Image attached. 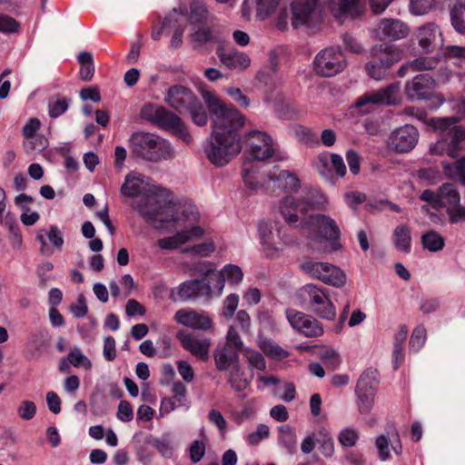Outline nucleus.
<instances>
[{"label":"nucleus","instance_id":"nucleus-5","mask_svg":"<svg viewBox=\"0 0 465 465\" xmlns=\"http://www.w3.org/2000/svg\"><path fill=\"white\" fill-rule=\"evenodd\" d=\"M241 150L240 136L232 133L225 135L222 132H213L204 146L207 159L217 167L226 165Z\"/></svg>","mask_w":465,"mask_h":465},{"label":"nucleus","instance_id":"nucleus-10","mask_svg":"<svg viewBox=\"0 0 465 465\" xmlns=\"http://www.w3.org/2000/svg\"><path fill=\"white\" fill-rule=\"evenodd\" d=\"M245 143L250 156L256 161H266L276 156L277 144L265 132L252 130L246 134Z\"/></svg>","mask_w":465,"mask_h":465},{"label":"nucleus","instance_id":"nucleus-2","mask_svg":"<svg viewBox=\"0 0 465 465\" xmlns=\"http://www.w3.org/2000/svg\"><path fill=\"white\" fill-rule=\"evenodd\" d=\"M202 96L212 115L213 132H222L225 135L232 133L239 136L238 131L244 124V116L234 106L224 104L212 92L203 91Z\"/></svg>","mask_w":465,"mask_h":465},{"label":"nucleus","instance_id":"nucleus-49","mask_svg":"<svg viewBox=\"0 0 465 465\" xmlns=\"http://www.w3.org/2000/svg\"><path fill=\"white\" fill-rule=\"evenodd\" d=\"M440 59H453L458 62H465V47L460 45H446L442 47Z\"/></svg>","mask_w":465,"mask_h":465},{"label":"nucleus","instance_id":"nucleus-55","mask_svg":"<svg viewBox=\"0 0 465 465\" xmlns=\"http://www.w3.org/2000/svg\"><path fill=\"white\" fill-rule=\"evenodd\" d=\"M239 295L232 293L228 295L223 304L222 315L226 319H231L239 304Z\"/></svg>","mask_w":465,"mask_h":465},{"label":"nucleus","instance_id":"nucleus-56","mask_svg":"<svg viewBox=\"0 0 465 465\" xmlns=\"http://www.w3.org/2000/svg\"><path fill=\"white\" fill-rule=\"evenodd\" d=\"M223 346H229L230 348L235 349L238 352L241 351H243L244 350L243 342L233 325H231L228 329L226 334V342L223 344Z\"/></svg>","mask_w":465,"mask_h":465},{"label":"nucleus","instance_id":"nucleus-6","mask_svg":"<svg viewBox=\"0 0 465 465\" xmlns=\"http://www.w3.org/2000/svg\"><path fill=\"white\" fill-rule=\"evenodd\" d=\"M401 59V50L394 45H374L370 52V60L365 64L367 74L376 80L384 79L392 64Z\"/></svg>","mask_w":465,"mask_h":465},{"label":"nucleus","instance_id":"nucleus-54","mask_svg":"<svg viewBox=\"0 0 465 465\" xmlns=\"http://www.w3.org/2000/svg\"><path fill=\"white\" fill-rule=\"evenodd\" d=\"M257 15L261 19H266L278 6L280 0H255Z\"/></svg>","mask_w":465,"mask_h":465},{"label":"nucleus","instance_id":"nucleus-51","mask_svg":"<svg viewBox=\"0 0 465 465\" xmlns=\"http://www.w3.org/2000/svg\"><path fill=\"white\" fill-rule=\"evenodd\" d=\"M426 336L427 333L424 326H417L413 330L410 340V350L418 352L425 344Z\"/></svg>","mask_w":465,"mask_h":465},{"label":"nucleus","instance_id":"nucleus-36","mask_svg":"<svg viewBox=\"0 0 465 465\" xmlns=\"http://www.w3.org/2000/svg\"><path fill=\"white\" fill-rule=\"evenodd\" d=\"M392 242L394 247L401 252H411V232L408 225H398L392 232Z\"/></svg>","mask_w":465,"mask_h":465},{"label":"nucleus","instance_id":"nucleus-61","mask_svg":"<svg viewBox=\"0 0 465 465\" xmlns=\"http://www.w3.org/2000/svg\"><path fill=\"white\" fill-rule=\"evenodd\" d=\"M435 0H411V11L416 15L428 13L434 5Z\"/></svg>","mask_w":465,"mask_h":465},{"label":"nucleus","instance_id":"nucleus-59","mask_svg":"<svg viewBox=\"0 0 465 465\" xmlns=\"http://www.w3.org/2000/svg\"><path fill=\"white\" fill-rule=\"evenodd\" d=\"M420 199L430 203L432 208L435 210H440L443 207V203H441L440 198V190L439 189L438 192H434L431 190H424L420 195Z\"/></svg>","mask_w":465,"mask_h":465},{"label":"nucleus","instance_id":"nucleus-42","mask_svg":"<svg viewBox=\"0 0 465 465\" xmlns=\"http://www.w3.org/2000/svg\"><path fill=\"white\" fill-rule=\"evenodd\" d=\"M48 144V139L44 134H37L24 139L23 148L26 154L31 155L42 153L47 148Z\"/></svg>","mask_w":465,"mask_h":465},{"label":"nucleus","instance_id":"nucleus-9","mask_svg":"<svg viewBox=\"0 0 465 465\" xmlns=\"http://www.w3.org/2000/svg\"><path fill=\"white\" fill-rule=\"evenodd\" d=\"M317 203L314 201V195L311 193L300 198L286 196L280 203V212L286 223L295 224L301 222V224L304 227V221L307 218H303V216L309 211L313 210Z\"/></svg>","mask_w":465,"mask_h":465},{"label":"nucleus","instance_id":"nucleus-21","mask_svg":"<svg viewBox=\"0 0 465 465\" xmlns=\"http://www.w3.org/2000/svg\"><path fill=\"white\" fill-rule=\"evenodd\" d=\"M409 32L408 25L401 20L383 18L373 29V35L380 41H397L405 38Z\"/></svg>","mask_w":465,"mask_h":465},{"label":"nucleus","instance_id":"nucleus-46","mask_svg":"<svg viewBox=\"0 0 465 465\" xmlns=\"http://www.w3.org/2000/svg\"><path fill=\"white\" fill-rule=\"evenodd\" d=\"M440 190L443 206L449 205V207H451L453 205H457L460 203V193H458L454 184L444 183L440 186Z\"/></svg>","mask_w":465,"mask_h":465},{"label":"nucleus","instance_id":"nucleus-32","mask_svg":"<svg viewBox=\"0 0 465 465\" xmlns=\"http://www.w3.org/2000/svg\"><path fill=\"white\" fill-rule=\"evenodd\" d=\"M215 366L218 371H224L238 365L239 352L229 346H220L213 351Z\"/></svg>","mask_w":465,"mask_h":465},{"label":"nucleus","instance_id":"nucleus-27","mask_svg":"<svg viewBox=\"0 0 465 465\" xmlns=\"http://www.w3.org/2000/svg\"><path fill=\"white\" fill-rule=\"evenodd\" d=\"M387 433L388 437L381 434L377 437L375 440V447L379 451V458L382 461L387 460L391 457L390 442L391 443V449L396 455H400L402 451L400 434L394 425L390 426V430H387Z\"/></svg>","mask_w":465,"mask_h":465},{"label":"nucleus","instance_id":"nucleus-13","mask_svg":"<svg viewBox=\"0 0 465 465\" xmlns=\"http://www.w3.org/2000/svg\"><path fill=\"white\" fill-rule=\"evenodd\" d=\"M378 383L376 370H367L361 375L356 386V395L358 410L361 414L371 412L374 405Z\"/></svg>","mask_w":465,"mask_h":465},{"label":"nucleus","instance_id":"nucleus-47","mask_svg":"<svg viewBox=\"0 0 465 465\" xmlns=\"http://www.w3.org/2000/svg\"><path fill=\"white\" fill-rule=\"evenodd\" d=\"M444 173L450 178H458L465 184V156L451 164H444Z\"/></svg>","mask_w":465,"mask_h":465},{"label":"nucleus","instance_id":"nucleus-44","mask_svg":"<svg viewBox=\"0 0 465 465\" xmlns=\"http://www.w3.org/2000/svg\"><path fill=\"white\" fill-rule=\"evenodd\" d=\"M228 382L236 391H242L247 388L249 381L244 377V372L239 365L233 366L229 372Z\"/></svg>","mask_w":465,"mask_h":465},{"label":"nucleus","instance_id":"nucleus-16","mask_svg":"<svg viewBox=\"0 0 465 465\" xmlns=\"http://www.w3.org/2000/svg\"><path fill=\"white\" fill-rule=\"evenodd\" d=\"M399 90V83L390 84L385 88L370 92L360 96L355 105L361 108L362 112L368 113L373 106L396 104L398 102L397 95Z\"/></svg>","mask_w":465,"mask_h":465},{"label":"nucleus","instance_id":"nucleus-20","mask_svg":"<svg viewBox=\"0 0 465 465\" xmlns=\"http://www.w3.org/2000/svg\"><path fill=\"white\" fill-rule=\"evenodd\" d=\"M176 337L182 347L200 361H207L211 347V340L208 338H200L193 332L181 330Z\"/></svg>","mask_w":465,"mask_h":465},{"label":"nucleus","instance_id":"nucleus-53","mask_svg":"<svg viewBox=\"0 0 465 465\" xmlns=\"http://www.w3.org/2000/svg\"><path fill=\"white\" fill-rule=\"evenodd\" d=\"M191 114L193 123L197 125L203 126L207 123V114L203 108L199 99L195 101V104L192 105L187 111Z\"/></svg>","mask_w":465,"mask_h":465},{"label":"nucleus","instance_id":"nucleus-28","mask_svg":"<svg viewBox=\"0 0 465 465\" xmlns=\"http://www.w3.org/2000/svg\"><path fill=\"white\" fill-rule=\"evenodd\" d=\"M216 54L221 63L232 70H245L251 64L249 55L233 47H218Z\"/></svg>","mask_w":465,"mask_h":465},{"label":"nucleus","instance_id":"nucleus-8","mask_svg":"<svg viewBox=\"0 0 465 465\" xmlns=\"http://www.w3.org/2000/svg\"><path fill=\"white\" fill-rule=\"evenodd\" d=\"M301 269L310 277L327 285L341 288L346 284L345 272L334 264L308 259L301 263Z\"/></svg>","mask_w":465,"mask_h":465},{"label":"nucleus","instance_id":"nucleus-39","mask_svg":"<svg viewBox=\"0 0 465 465\" xmlns=\"http://www.w3.org/2000/svg\"><path fill=\"white\" fill-rule=\"evenodd\" d=\"M181 20L177 17V9L174 8L173 13H171L168 16H166L163 22V28L166 26L173 25L175 26L174 32L173 34L170 47L172 48H179L183 45V38L184 33V27L181 26Z\"/></svg>","mask_w":465,"mask_h":465},{"label":"nucleus","instance_id":"nucleus-30","mask_svg":"<svg viewBox=\"0 0 465 465\" xmlns=\"http://www.w3.org/2000/svg\"><path fill=\"white\" fill-rule=\"evenodd\" d=\"M203 234V230L200 226H193L189 230H183L173 236L158 240L157 245L163 250H173L179 246L200 238Z\"/></svg>","mask_w":465,"mask_h":465},{"label":"nucleus","instance_id":"nucleus-37","mask_svg":"<svg viewBox=\"0 0 465 465\" xmlns=\"http://www.w3.org/2000/svg\"><path fill=\"white\" fill-rule=\"evenodd\" d=\"M243 273L242 269L234 264L225 265L218 273V289L221 293L224 287V282L237 284L242 281Z\"/></svg>","mask_w":465,"mask_h":465},{"label":"nucleus","instance_id":"nucleus-64","mask_svg":"<svg viewBox=\"0 0 465 465\" xmlns=\"http://www.w3.org/2000/svg\"><path fill=\"white\" fill-rule=\"evenodd\" d=\"M344 48L352 54H361L364 51L363 45L352 35H344L342 37Z\"/></svg>","mask_w":465,"mask_h":465},{"label":"nucleus","instance_id":"nucleus-45","mask_svg":"<svg viewBox=\"0 0 465 465\" xmlns=\"http://www.w3.org/2000/svg\"><path fill=\"white\" fill-rule=\"evenodd\" d=\"M451 24L454 29L465 35V3H457L451 11Z\"/></svg>","mask_w":465,"mask_h":465},{"label":"nucleus","instance_id":"nucleus-17","mask_svg":"<svg viewBox=\"0 0 465 465\" xmlns=\"http://www.w3.org/2000/svg\"><path fill=\"white\" fill-rule=\"evenodd\" d=\"M173 320L186 328L202 331H212L214 326L209 312L193 308L178 310L173 315Z\"/></svg>","mask_w":465,"mask_h":465},{"label":"nucleus","instance_id":"nucleus-52","mask_svg":"<svg viewBox=\"0 0 465 465\" xmlns=\"http://www.w3.org/2000/svg\"><path fill=\"white\" fill-rule=\"evenodd\" d=\"M67 361L74 367H84L89 370L92 367L91 361L82 352L79 348H74L67 356Z\"/></svg>","mask_w":465,"mask_h":465},{"label":"nucleus","instance_id":"nucleus-14","mask_svg":"<svg viewBox=\"0 0 465 465\" xmlns=\"http://www.w3.org/2000/svg\"><path fill=\"white\" fill-rule=\"evenodd\" d=\"M304 227L314 232L319 237L331 242V251L341 248L338 242L341 231L337 223L325 214H315L309 216L304 221Z\"/></svg>","mask_w":465,"mask_h":465},{"label":"nucleus","instance_id":"nucleus-29","mask_svg":"<svg viewBox=\"0 0 465 465\" xmlns=\"http://www.w3.org/2000/svg\"><path fill=\"white\" fill-rule=\"evenodd\" d=\"M209 15V10L204 0H190L188 7H181L177 17L186 20L190 25L205 23Z\"/></svg>","mask_w":465,"mask_h":465},{"label":"nucleus","instance_id":"nucleus-15","mask_svg":"<svg viewBox=\"0 0 465 465\" xmlns=\"http://www.w3.org/2000/svg\"><path fill=\"white\" fill-rule=\"evenodd\" d=\"M142 114L161 128L184 134V138L187 141L190 140V135L185 132L181 118L166 108L146 104L142 109Z\"/></svg>","mask_w":465,"mask_h":465},{"label":"nucleus","instance_id":"nucleus-43","mask_svg":"<svg viewBox=\"0 0 465 465\" xmlns=\"http://www.w3.org/2000/svg\"><path fill=\"white\" fill-rule=\"evenodd\" d=\"M259 347L264 354L275 361H282L290 355L288 351L271 340L261 341Z\"/></svg>","mask_w":465,"mask_h":465},{"label":"nucleus","instance_id":"nucleus-4","mask_svg":"<svg viewBox=\"0 0 465 465\" xmlns=\"http://www.w3.org/2000/svg\"><path fill=\"white\" fill-rule=\"evenodd\" d=\"M132 154L149 162L172 159L173 150L168 141L151 133L137 132L129 138Z\"/></svg>","mask_w":465,"mask_h":465},{"label":"nucleus","instance_id":"nucleus-35","mask_svg":"<svg viewBox=\"0 0 465 465\" xmlns=\"http://www.w3.org/2000/svg\"><path fill=\"white\" fill-rule=\"evenodd\" d=\"M331 9L334 16H356L360 15L361 0H330Z\"/></svg>","mask_w":465,"mask_h":465},{"label":"nucleus","instance_id":"nucleus-58","mask_svg":"<svg viewBox=\"0 0 465 465\" xmlns=\"http://www.w3.org/2000/svg\"><path fill=\"white\" fill-rule=\"evenodd\" d=\"M338 440L343 447H352L359 440V432L351 428H345L341 430Z\"/></svg>","mask_w":465,"mask_h":465},{"label":"nucleus","instance_id":"nucleus-50","mask_svg":"<svg viewBox=\"0 0 465 465\" xmlns=\"http://www.w3.org/2000/svg\"><path fill=\"white\" fill-rule=\"evenodd\" d=\"M243 356L252 368H255L259 371H264L266 369L265 360L259 351L245 348L243 350Z\"/></svg>","mask_w":465,"mask_h":465},{"label":"nucleus","instance_id":"nucleus-57","mask_svg":"<svg viewBox=\"0 0 465 465\" xmlns=\"http://www.w3.org/2000/svg\"><path fill=\"white\" fill-rule=\"evenodd\" d=\"M36 405L29 400L22 401L17 407V415L25 420H32L36 413Z\"/></svg>","mask_w":465,"mask_h":465},{"label":"nucleus","instance_id":"nucleus-1","mask_svg":"<svg viewBox=\"0 0 465 465\" xmlns=\"http://www.w3.org/2000/svg\"><path fill=\"white\" fill-rule=\"evenodd\" d=\"M120 193L130 198L141 196V199L132 203V207L146 223L155 227H158L157 223L177 221L175 205L166 199L165 190L153 183L152 180L143 173H127Z\"/></svg>","mask_w":465,"mask_h":465},{"label":"nucleus","instance_id":"nucleus-40","mask_svg":"<svg viewBox=\"0 0 465 465\" xmlns=\"http://www.w3.org/2000/svg\"><path fill=\"white\" fill-rule=\"evenodd\" d=\"M420 243L424 250L438 252L445 246V238L435 230L424 232L420 236Z\"/></svg>","mask_w":465,"mask_h":465},{"label":"nucleus","instance_id":"nucleus-18","mask_svg":"<svg viewBox=\"0 0 465 465\" xmlns=\"http://www.w3.org/2000/svg\"><path fill=\"white\" fill-rule=\"evenodd\" d=\"M419 137L420 134L415 126L404 124L391 133L388 138V146L397 153H406L414 149Z\"/></svg>","mask_w":465,"mask_h":465},{"label":"nucleus","instance_id":"nucleus-3","mask_svg":"<svg viewBox=\"0 0 465 465\" xmlns=\"http://www.w3.org/2000/svg\"><path fill=\"white\" fill-rule=\"evenodd\" d=\"M459 118L438 117L431 120V125L439 132L440 139L430 148L431 154L440 155L446 153L456 158L459 154V145L465 137V127L459 125Z\"/></svg>","mask_w":465,"mask_h":465},{"label":"nucleus","instance_id":"nucleus-23","mask_svg":"<svg viewBox=\"0 0 465 465\" xmlns=\"http://www.w3.org/2000/svg\"><path fill=\"white\" fill-rule=\"evenodd\" d=\"M188 38L192 48L198 50L208 44L219 43L221 41V34L215 26L203 23L191 25Z\"/></svg>","mask_w":465,"mask_h":465},{"label":"nucleus","instance_id":"nucleus-33","mask_svg":"<svg viewBox=\"0 0 465 465\" xmlns=\"http://www.w3.org/2000/svg\"><path fill=\"white\" fill-rule=\"evenodd\" d=\"M440 60V55L430 57L421 56L402 64L399 69L398 74L400 76H405L409 73L433 70L437 67Z\"/></svg>","mask_w":465,"mask_h":465},{"label":"nucleus","instance_id":"nucleus-26","mask_svg":"<svg viewBox=\"0 0 465 465\" xmlns=\"http://www.w3.org/2000/svg\"><path fill=\"white\" fill-rule=\"evenodd\" d=\"M419 46L425 53L433 52L443 45L442 35L435 24H427L420 26L416 34Z\"/></svg>","mask_w":465,"mask_h":465},{"label":"nucleus","instance_id":"nucleus-62","mask_svg":"<svg viewBox=\"0 0 465 465\" xmlns=\"http://www.w3.org/2000/svg\"><path fill=\"white\" fill-rule=\"evenodd\" d=\"M215 250L214 244L212 241L205 242L200 244L193 245L191 248H187L185 252H192L201 257H207Z\"/></svg>","mask_w":465,"mask_h":465},{"label":"nucleus","instance_id":"nucleus-34","mask_svg":"<svg viewBox=\"0 0 465 465\" xmlns=\"http://www.w3.org/2000/svg\"><path fill=\"white\" fill-rule=\"evenodd\" d=\"M274 185L285 192H297L301 187L300 179L295 173L289 170L272 171Z\"/></svg>","mask_w":465,"mask_h":465},{"label":"nucleus","instance_id":"nucleus-12","mask_svg":"<svg viewBox=\"0 0 465 465\" xmlns=\"http://www.w3.org/2000/svg\"><path fill=\"white\" fill-rule=\"evenodd\" d=\"M258 231L261 243L269 254L282 250L292 242L278 222H262L259 223Z\"/></svg>","mask_w":465,"mask_h":465},{"label":"nucleus","instance_id":"nucleus-48","mask_svg":"<svg viewBox=\"0 0 465 465\" xmlns=\"http://www.w3.org/2000/svg\"><path fill=\"white\" fill-rule=\"evenodd\" d=\"M319 435L321 436V439L319 440L320 442V450L322 454L326 458L332 457L334 453V440L330 432L322 428L319 430Z\"/></svg>","mask_w":465,"mask_h":465},{"label":"nucleus","instance_id":"nucleus-7","mask_svg":"<svg viewBox=\"0 0 465 465\" xmlns=\"http://www.w3.org/2000/svg\"><path fill=\"white\" fill-rule=\"evenodd\" d=\"M299 297L303 305L318 317L326 321L335 319V306L323 287L313 283L306 284L300 289Z\"/></svg>","mask_w":465,"mask_h":465},{"label":"nucleus","instance_id":"nucleus-31","mask_svg":"<svg viewBox=\"0 0 465 465\" xmlns=\"http://www.w3.org/2000/svg\"><path fill=\"white\" fill-rule=\"evenodd\" d=\"M211 287L203 280H191L181 283L177 288V296L186 302L198 296L208 294Z\"/></svg>","mask_w":465,"mask_h":465},{"label":"nucleus","instance_id":"nucleus-24","mask_svg":"<svg viewBox=\"0 0 465 465\" xmlns=\"http://www.w3.org/2000/svg\"><path fill=\"white\" fill-rule=\"evenodd\" d=\"M197 99L193 91L183 85L170 87L164 97L165 103L180 114L185 113L195 104Z\"/></svg>","mask_w":465,"mask_h":465},{"label":"nucleus","instance_id":"nucleus-38","mask_svg":"<svg viewBox=\"0 0 465 465\" xmlns=\"http://www.w3.org/2000/svg\"><path fill=\"white\" fill-rule=\"evenodd\" d=\"M145 442L156 449L163 458L173 457L174 444L171 433H164L159 438L147 437Z\"/></svg>","mask_w":465,"mask_h":465},{"label":"nucleus","instance_id":"nucleus-11","mask_svg":"<svg viewBox=\"0 0 465 465\" xmlns=\"http://www.w3.org/2000/svg\"><path fill=\"white\" fill-rule=\"evenodd\" d=\"M346 64V59L341 50L328 47L316 54L313 69L319 75L331 77L342 72Z\"/></svg>","mask_w":465,"mask_h":465},{"label":"nucleus","instance_id":"nucleus-19","mask_svg":"<svg viewBox=\"0 0 465 465\" xmlns=\"http://www.w3.org/2000/svg\"><path fill=\"white\" fill-rule=\"evenodd\" d=\"M286 317L291 326L305 337L316 338L324 332L322 324L312 315L288 309Z\"/></svg>","mask_w":465,"mask_h":465},{"label":"nucleus","instance_id":"nucleus-63","mask_svg":"<svg viewBox=\"0 0 465 465\" xmlns=\"http://www.w3.org/2000/svg\"><path fill=\"white\" fill-rule=\"evenodd\" d=\"M321 360L327 365L335 369L340 363L338 352L332 348H323L320 354Z\"/></svg>","mask_w":465,"mask_h":465},{"label":"nucleus","instance_id":"nucleus-41","mask_svg":"<svg viewBox=\"0 0 465 465\" xmlns=\"http://www.w3.org/2000/svg\"><path fill=\"white\" fill-rule=\"evenodd\" d=\"M279 444L283 447L287 452L293 453L296 450L297 437L290 425H282L279 427Z\"/></svg>","mask_w":465,"mask_h":465},{"label":"nucleus","instance_id":"nucleus-60","mask_svg":"<svg viewBox=\"0 0 465 465\" xmlns=\"http://www.w3.org/2000/svg\"><path fill=\"white\" fill-rule=\"evenodd\" d=\"M269 433V427L263 423H261L257 426L254 431L251 432L247 436L246 440L250 445H257L261 440L268 438Z\"/></svg>","mask_w":465,"mask_h":465},{"label":"nucleus","instance_id":"nucleus-22","mask_svg":"<svg viewBox=\"0 0 465 465\" xmlns=\"http://www.w3.org/2000/svg\"><path fill=\"white\" fill-rule=\"evenodd\" d=\"M242 178L245 185L252 190L268 189L273 180L272 171L261 172L258 163L247 160L242 165Z\"/></svg>","mask_w":465,"mask_h":465},{"label":"nucleus","instance_id":"nucleus-25","mask_svg":"<svg viewBox=\"0 0 465 465\" xmlns=\"http://www.w3.org/2000/svg\"><path fill=\"white\" fill-rule=\"evenodd\" d=\"M435 87L434 79L428 74H421L408 82L405 94L411 101L429 99Z\"/></svg>","mask_w":465,"mask_h":465}]
</instances>
